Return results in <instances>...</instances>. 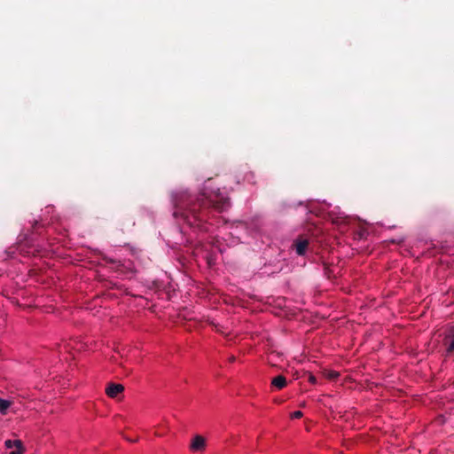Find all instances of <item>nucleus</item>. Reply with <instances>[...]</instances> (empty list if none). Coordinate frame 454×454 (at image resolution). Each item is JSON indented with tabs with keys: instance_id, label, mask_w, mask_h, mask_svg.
I'll return each mask as SVG.
<instances>
[{
	"instance_id": "obj_3",
	"label": "nucleus",
	"mask_w": 454,
	"mask_h": 454,
	"mask_svg": "<svg viewBox=\"0 0 454 454\" xmlns=\"http://www.w3.org/2000/svg\"><path fill=\"white\" fill-rule=\"evenodd\" d=\"M4 445L7 449H15L9 454H22L23 452L22 442L20 440H7L5 441Z\"/></svg>"
},
{
	"instance_id": "obj_6",
	"label": "nucleus",
	"mask_w": 454,
	"mask_h": 454,
	"mask_svg": "<svg viewBox=\"0 0 454 454\" xmlns=\"http://www.w3.org/2000/svg\"><path fill=\"white\" fill-rule=\"evenodd\" d=\"M308 240L307 239H299V240H296L295 243H294V247H295V250H296V253L299 254V255H302L305 254L306 252V249L308 247Z\"/></svg>"
},
{
	"instance_id": "obj_2",
	"label": "nucleus",
	"mask_w": 454,
	"mask_h": 454,
	"mask_svg": "<svg viewBox=\"0 0 454 454\" xmlns=\"http://www.w3.org/2000/svg\"><path fill=\"white\" fill-rule=\"evenodd\" d=\"M124 390L121 384L111 383L106 387V394L111 398H116Z\"/></svg>"
},
{
	"instance_id": "obj_7",
	"label": "nucleus",
	"mask_w": 454,
	"mask_h": 454,
	"mask_svg": "<svg viewBox=\"0 0 454 454\" xmlns=\"http://www.w3.org/2000/svg\"><path fill=\"white\" fill-rule=\"evenodd\" d=\"M444 344L446 346L447 352L450 353L454 351V333L445 338Z\"/></svg>"
},
{
	"instance_id": "obj_11",
	"label": "nucleus",
	"mask_w": 454,
	"mask_h": 454,
	"mask_svg": "<svg viewBox=\"0 0 454 454\" xmlns=\"http://www.w3.org/2000/svg\"><path fill=\"white\" fill-rule=\"evenodd\" d=\"M309 381H310L311 383L315 384V383H316V378H315L314 376H310V377H309Z\"/></svg>"
},
{
	"instance_id": "obj_4",
	"label": "nucleus",
	"mask_w": 454,
	"mask_h": 454,
	"mask_svg": "<svg viewBox=\"0 0 454 454\" xmlns=\"http://www.w3.org/2000/svg\"><path fill=\"white\" fill-rule=\"evenodd\" d=\"M206 440L201 435L193 437L191 442V450L192 451H201L205 449Z\"/></svg>"
},
{
	"instance_id": "obj_8",
	"label": "nucleus",
	"mask_w": 454,
	"mask_h": 454,
	"mask_svg": "<svg viewBox=\"0 0 454 454\" xmlns=\"http://www.w3.org/2000/svg\"><path fill=\"white\" fill-rule=\"evenodd\" d=\"M12 402L0 397V413L5 415L11 407Z\"/></svg>"
},
{
	"instance_id": "obj_10",
	"label": "nucleus",
	"mask_w": 454,
	"mask_h": 454,
	"mask_svg": "<svg viewBox=\"0 0 454 454\" xmlns=\"http://www.w3.org/2000/svg\"><path fill=\"white\" fill-rule=\"evenodd\" d=\"M329 379H336L339 377V372H330L327 375Z\"/></svg>"
},
{
	"instance_id": "obj_1",
	"label": "nucleus",
	"mask_w": 454,
	"mask_h": 454,
	"mask_svg": "<svg viewBox=\"0 0 454 454\" xmlns=\"http://www.w3.org/2000/svg\"><path fill=\"white\" fill-rule=\"evenodd\" d=\"M174 213L176 219L207 231L204 224L208 221L209 209L221 213L230 207L228 198L221 195L219 192L209 194L202 193L195 197L187 192H179L173 194Z\"/></svg>"
},
{
	"instance_id": "obj_12",
	"label": "nucleus",
	"mask_w": 454,
	"mask_h": 454,
	"mask_svg": "<svg viewBox=\"0 0 454 454\" xmlns=\"http://www.w3.org/2000/svg\"><path fill=\"white\" fill-rule=\"evenodd\" d=\"M230 361H231V362H234V361H235V357H234V356H231V357L230 358Z\"/></svg>"
},
{
	"instance_id": "obj_9",
	"label": "nucleus",
	"mask_w": 454,
	"mask_h": 454,
	"mask_svg": "<svg viewBox=\"0 0 454 454\" xmlns=\"http://www.w3.org/2000/svg\"><path fill=\"white\" fill-rule=\"evenodd\" d=\"M302 417V412L301 411H295L291 414V419H300Z\"/></svg>"
},
{
	"instance_id": "obj_5",
	"label": "nucleus",
	"mask_w": 454,
	"mask_h": 454,
	"mask_svg": "<svg viewBox=\"0 0 454 454\" xmlns=\"http://www.w3.org/2000/svg\"><path fill=\"white\" fill-rule=\"evenodd\" d=\"M286 384V379L283 375H278L271 380V387L277 390L283 389Z\"/></svg>"
}]
</instances>
